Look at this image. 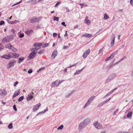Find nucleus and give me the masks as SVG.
Here are the masks:
<instances>
[{
    "instance_id": "15",
    "label": "nucleus",
    "mask_w": 133,
    "mask_h": 133,
    "mask_svg": "<svg viewBox=\"0 0 133 133\" xmlns=\"http://www.w3.org/2000/svg\"><path fill=\"white\" fill-rule=\"evenodd\" d=\"M114 57V55L111 54L110 56L107 58L105 59V61H107L109 60H110L112 59Z\"/></svg>"
},
{
    "instance_id": "54",
    "label": "nucleus",
    "mask_w": 133,
    "mask_h": 133,
    "mask_svg": "<svg viewBox=\"0 0 133 133\" xmlns=\"http://www.w3.org/2000/svg\"><path fill=\"white\" fill-rule=\"evenodd\" d=\"M45 69V67H43L41 68H40L38 70V71H39L41 70H42L44 69Z\"/></svg>"
},
{
    "instance_id": "60",
    "label": "nucleus",
    "mask_w": 133,
    "mask_h": 133,
    "mask_svg": "<svg viewBox=\"0 0 133 133\" xmlns=\"http://www.w3.org/2000/svg\"><path fill=\"white\" fill-rule=\"evenodd\" d=\"M113 91H112V90L110 91L109 92H108V93L109 95H110V94L112 93L113 92Z\"/></svg>"
},
{
    "instance_id": "22",
    "label": "nucleus",
    "mask_w": 133,
    "mask_h": 133,
    "mask_svg": "<svg viewBox=\"0 0 133 133\" xmlns=\"http://www.w3.org/2000/svg\"><path fill=\"white\" fill-rule=\"evenodd\" d=\"M57 80L53 83L51 85V87H53L55 86H57Z\"/></svg>"
},
{
    "instance_id": "43",
    "label": "nucleus",
    "mask_w": 133,
    "mask_h": 133,
    "mask_svg": "<svg viewBox=\"0 0 133 133\" xmlns=\"http://www.w3.org/2000/svg\"><path fill=\"white\" fill-rule=\"evenodd\" d=\"M44 51V50H41L40 51H39L38 52V53L39 54H42V53H43Z\"/></svg>"
},
{
    "instance_id": "41",
    "label": "nucleus",
    "mask_w": 133,
    "mask_h": 133,
    "mask_svg": "<svg viewBox=\"0 0 133 133\" xmlns=\"http://www.w3.org/2000/svg\"><path fill=\"white\" fill-rule=\"evenodd\" d=\"M22 2V0H21V1H20L19 2H17V3H16L13 4V5H12V6H15L16 5H18V4H19L21 3Z\"/></svg>"
},
{
    "instance_id": "9",
    "label": "nucleus",
    "mask_w": 133,
    "mask_h": 133,
    "mask_svg": "<svg viewBox=\"0 0 133 133\" xmlns=\"http://www.w3.org/2000/svg\"><path fill=\"white\" fill-rule=\"evenodd\" d=\"M86 125L84 123L82 122H81L79 125L78 129L81 130L85 127Z\"/></svg>"
},
{
    "instance_id": "55",
    "label": "nucleus",
    "mask_w": 133,
    "mask_h": 133,
    "mask_svg": "<svg viewBox=\"0 0 133 133\" xmlns=\"http://www.w3.org/2000/svg\"><path fill=\"white\" fill-rule=\"evenodd\" d=\"M18 83V82L17 81L14 82V86H15Z\"/></svg>"
},
{
    "instance_id": "39",
    "label": "nucleus",
    "mask_w": 133,
    "mask_h": 133,
    "mask_svg": "<svg viewBox=\"0 0 133 133\" xmlns=\"http://www.w3.org/2000/svg\"><path fill=\"white\" fill-rule=\"evenodd\" d=\"M111 80L108 77V78L105 81V83H107L110 81Z\"/></svg>"
},
{
    "instance_id": "48",
    "label": "nucleus",
    "mask_w": 133,
    "mask_h": 133,
    "mask_svg": "<svg viewBox=\"0 0 133 133\" xmlns=\"http://www.w3.org/2000/svg\"><path fill=\"white\" fill-rule=\"evenodd\" d=\"M42 43H37V46L38 47L41 46H42Z\"/></svg>"
},
{
    "instance_id": "47",
    "label": "nucleus",
    "mask_w": 133,
    "mask_h": 133,
    "mask_svg": "<svg viewBox=\"0 0 133 133\" xmlns=\"http://www.w3.org/2000/svg\"><path fill=\"white\" fill-rule=\"evenodd\" d=\"M24 34H22L19 35V37L20 38H22L24 36Z\"/></svg>"
},
{
    "instance_id": "29",
    "label": "nucleus",
    "mask_w": 133,
    "mask_h": 133,
    "mask_svg": "<svg viewBox=\"0 0 133 133\" xmlns=\"http://www.w3.org/2000/svg\"><path fill=\"white\" fill-rule=\"evenodd\" d=\"M64 127V126L63 125H60L59 127H58L57 128V129L58 130H62V129Z\"/></svg>"
},
{
    "instance_id": "46",
    "label": "nucleus",
    "mask_w": 133,
    "mask_h": 133,
    "mask_svg": "<svg viewBox=\"0 0 133 133\" xmlns=\"http://www.w3.org/2000/svg\"><path fill=\"white\" fill-rule=\"evenodd\" d=\"M61 3V2H57V3H56V4H55V7H57L58 5Z\"/></svg>"
},
{
    "instance_id": "28",
    "label": "nucleus",
    "mask_w": 133,
    "mask_h": 133,
    "mask_svg": "<svg viewBox=\"0 0 133 133\" xmlns=\"http://www.w3.org/2000/svg\"><path fill=\"white\" fill-rule=\"evenodd\" d=\"M11 49H12L14 52H16L17 51V49L14 47L12 46Z\"/></svg>"
},
{
    "instance_id": "33",
    "label": "nucleus",
    "mask_w": 133,
    "mask_h": 133,
    "mask_svg": "<svg viewBox=\"0 0 133 133\" xmlns=\"http://www.w3.org/2000/svg\"><path fill=\"white\" fill-rule=\"evenodd\" d=\"M8 128L9 129H11L13 128L12 124V123H11L8 126Z\"/></svg>"
},
{
    "instance_id": "57",
    "label": "nucleus",
    "mask_w": 133,
    "mask_h": 133,
    "mask_svg": "<svg viewBox=\"0 0 133 133\" xmlns=\"http://www.w3.org/2000/svg\"><path fill=\"white\" fill-rule=\"evenodd\" d=\"M61 24L62 25L65 26H66V25L65 24V23L64 22H63L61 23Z\"/></svg>"
},
{
    "instance_id": "53",
    "label": "nucleus",
    "mask_w": 133,
    "mask_h": 133,
    "mask_svg": "<svg viewBox=\"0 0 133 133\" xmlns=\"http://www.w3.org/2000/svg\"><path fill=\"white\" fill-rule=\"evenodd\" d=\"M32 72V69H30L28 71V72L29 74L31 73Z\"/></svg>"
},
{
    "instance_id": "59",
    "label": "nucleus",
    "mask_w": 133,
    "mask_h": 133,
    "mask_svg": "<svg viewBox=\"0 0 133 133\" xmlns=\"http://www.w3.org/2000/svg\"><path fill=\"white\" fill-rule=\"evenodd\" d=\"M66 10L67 12H69V10L68 7H66Z\"/></svg>"
},
{
    "instance_id": "30",
    "label": "nucleus",
    "mask_w": 133,
    "mask_h": 133,
    "mask_svg": "<svg viewBox=\"0 0 133 133\" xmlns=\"http://www.w3.org/2000/svg\"><path fill=\"white\" fill-rule=\"evenodd\" d=\"M37 50V48H32L30 49V50L32 52H35V51Z\"/></svg>"
},
{
    "instance_id": "49",
    "label": "nucleus",
    "mask_w": 133,
    "mask_h": 133,
    "mask_svg": "<svg viewBox=\"0 0 133 133\" xmlns=\"http://www.w3.org/2000/svg\"><path fill=\"white\" fill-rule=\"evenodd\" d=\"M5 22L4 21H2L0 22V25H2Z\"/></svg>"
},
{
    "instance_id": "50",
    "label": "nucleus",
    "mask_w": 133,
    "mask_h": 133,
    "mask_svg": "<svg viewBox=\"0 0 133 133\" xmlns=\"http://www.w3.org/2000/svg\"><path fill=\"white\" fill-rule=\"evenodd\" d=\"M45 112V111H44H44H41V112H38L37 114V115H38L39 114H40L41 113H44Z\"/></svg>"
},
{
    "instance_id": "45",
    "label": "nucleus",
    "mask_w": 133,
    "mask_h": 133,
    "mask_svg": "<svg viewBox=\"0 0 133 133\" xmlns=\"http://www.w3.org/2000/svg\"><path fill=\"white\" fill-rule=\"evenodd\" d=\"M13 108L14 109L15 111H17V109L16 108V106L15 105H14L13 107Z\"/></svg>"
},
{
    "instance_id": "31",
    "label": "nucleus",
    "mask_w": 133,
    "mask_h": 133,
    "mask_svg": "<svg viewBox=\"0 0 133 133\" xmlns=\"http://www.w3.org/2000/svg\"><path fill=\"white\" fill-rule=\"evenodd\" d=\"M49 44L48 43L44 44H42V47L43 48H45L47 46H48Z\"/></svg>"
},
{
    "instance_id": "61",
    "label": "nucleus",
    "mask_w": 133,
    "mask_h": 133,
    "mask_svg": "<svg viewBox=\"0 0 133 133\" xmlns=\"http://www.w3.org/2000/svg\"><path fill=\"white\" fill-rule=\"evenodd\" d=\"M57 34L56 33H54L53 34V36L55 37L57 36Z\"/></svg>"
},
{
    "instance_id": "13",
    "label": "nucleus",
    "mask_w": 133,
    "mask_h": 133,
    "mask_svg": "<svg viewBox=\"0 0 133 133\" xmlns=\"http://www.w3.org/2000/svg\"><path fill=\"white\" fill-rule=\"evenodd\" d=\"M57 50H54L52 52V57L53 58H54L55 57L57 56Z\"/></svg>"
},
{
    "instance_id": "3",
    "label": "nucleus",
    "mask_w": 133,
    "mask_h": 133,
    "mask_svg": "<svg viewBox=\"0 0 133 133\" xmlns=\"http://www.w3.org/2000/svg\"><path fill=\"white\" fill-rule=\"evenodd\" d=\"M16 60L13 59L10 61L8 64V68L14 66L16 64Z\"/></svg>"
},
{
    "instance_id": "18",
    "label": "nucleus",
    "mask_w": 133,
    "mask_h": 133,
    "mask_svg": "<svg viewBox=\"0 0 133 133\" xmlns=\"http://www.w3.org/2000/svg\"><path fill=\"white\" fill-rule=\"evenodd\" d=\"M12 45L10 43L6 44L5 45V47L7 48H8L9 49H11Z\"/></svg>"
},
{
    "instance_id": "17",
    "label": "nucleus",
    "mask_w": 133,
    "mask_h": 133,
    "mask_svg": "<svg viewBox=\"0 0 133 133\" xmlns=\"http://www.w3.org/2000/svg\"><path fill=\"white\" fill-rule=\"evenodd\" d=\"M24 58L23 57H20L19 58L18 60L17 61L18 64H20L21 62H23L24 59Z\"/></svg>"
},
{
    "instance_id": "64",
    "label": "nucleus",
    "mask_w": 133,
    "mask_h": 133,
    "mask_svg": "<svg viewBox=\"0 0 133 133\" xmlns=\"http://www.w3.org/2000/svg\"><path fill=\"white\" fill-rule=\"evenodd\" d=\"M130 3L132 5H133V1L132 0H130Z\"/></svg>"
},
{
    "instance_id": "42",
    "label": "nucleus",
    "mask_w": 133,
    "mask_h": 133,
    "mask_svg": "<svg viewBox=\"0 0 133 133\" xmlns=\"http://www.w3.org/2000/svg\"><path fill=\"white\" fill-rule=\"evenodd\" d=\"M111 41L110 44H111V46L112 47V46H113V45H114V43L115 41H113V40H111Z\"/></svg>"
},
{
    "instance_id": "1",
    "label": "nucleus",
    "mask_w": 133,
    "mask_h": 133,
    "mask_svg": "<svg viewBox=\"0 0 133 133\" xmlns=\"http://www.w3.org/2000/svg\"><path fill=\"white\" fill-rule=\"evenodd\" d=\"M42 18V17H33L30 20V22L31 23H38Z\"/></svg>"
},
{
    "instance_id": "52",
    "label": "nucleus",
    "mask_w": 133,
    "mask_h": 133,
    "mask_svg": "<svg viewBox=\"0 0 133 133\" xmlns=\"http://www.w3.org/2000/svg\"><path fill=\"white\" fill-rule=\"evenodd\" d=\"M111 65H109L106 68V69L108 70H109L111 67Z\"/></svg>"
},
{
    "instance_id": "36",
    "label": "nucleus",
    "mask_w": 133,
    "mask_h": 133,
    "mask_svg": "<svg viewBox=\"0 0 133 133\" xmlns=\"http://www.w3.org/2000/svg\"><path fill=\"white\" fill-rule=\"evenodd\" d=\"M24 97L23 96H21L20 97L18 100V101L19 102H21L24 99Z\"/></svg>"
},
{
    "instance_id": "14",
    "label": "nucleus",
    "mask_w": 133,
    "mask_h": 133,
    "mask_svg": "<svg viewBox=\"0 0 133 133\" xmlns=\"http://www.w3.org/2000/svg\"><path fill=\"white\" fill-rule=\"evenodd\" d=\"M116 75V74L115 73H113L110 75L108 77L111 80L113 79L115 77Z\"/></svg>"
},
{
    "instance_id": "40",
    "label": "nucleus",
    "mask_w": 133,
    "mask_h": 133,
    "mask_svg": "<svg viewBox=\"0 0 133 133\" xmlns=\"http://www.w3.org/2000/svg\"><path fill=\"white\" fill-rule=\"evenodd\" d=\"M80 73V71H79V70H77L74 73V75H76L79 74Z\"/></svg>"
},
{
    "instance_id": "6",
    "label": "nucleus",
    "mask_w": 133,
    "mask_h": 133,
    "mask_svg": "<svg viewBox=\"0 0 133 133\" xmlns=\"http://www.w3.org/2000/svg\"><path fill=\"white\" fill-rule=\"evenodd\" d=\"M90 52V49H88L83 54L82 57L84 58H86L87 56L89 55Z\"/></svg>"
},
{
    "instance_id": "44",
    "label": "nucleus",
    "mask_w": 133,
    "mask_h": 133,
    "mask_svg": "<svg viewBox=\"0 0 133 133\" xmlns=\"http://www.w3.org/2000/svg\"><path fill=\"white\" fill-rule=\"evenodd\" d=\"M78 63V62H77V63H76L75 64H74V65H73L71 66H69L68 67V68H71V67H72L73 66L76 65L77 64V63Z\"/></svg>"
},
{
    "instance_id": "4",
    "label": "nucleus",
    "mask_w": 133,
    "mask_h": 133,
    "mask_svg": "<svg viewBox=\"0 0 133 133\" xmlns=\"http://www.w3.org/2000/svg\"><path fill=\"white\" fill-rule=\"evenodd\" d=\"M93 125L97 129H101L102 128V125L97 121H95L93 123Z\"/></svg>"
},
{
    "instance_id": "11",
    "label": "nucleus",
    "mask_w": 133,
    "mask_h": 133,
    "mask_svg": "<svg viewBox=\"0 0 133 133\" xmlns=\"http://www.w3.org/2000/svg\"><path fill=\"white\" fill-rule=\"evenodd\" d=\"M1 57L2 58H4L7 59H9L11 58H12L11 55H5L3 56H1Z\"/></svg>"
},
{
    "instance_id": "7",
    "label": "nucleus",
    "mask_w": 133,
    "mask_h": 133,
    "mask_svg": "<svg viewBox=\"0 0 133 133\" xmlns=\"http://www.w3.org/2000/svg\"><path fill=\"white\" fill-rule=\"evenodd\" d=\"M34 93L32 92L29 94L26 97V99L29 101L32 99L33 97Z\"/></svg>"
},
{
    "instance_id": "62",
    "label": "nucleus",
    "mask_w": 133,
    "mask_h": 133,
    "mask_svg": "<svg viewBox=\"0 0 133 133\" xmlns=\"http://www.w3.org/2000/svg\"><path fill=\"white\" fill-rule=\"evenodd\" d=\"M101 105H103L104 104H105V103H106V102H105V101H103L102 102H101Z\"/></svg>"
},
{
    "instance_id": "38",
    "label": "nucleus",
    "mask_w": 133,
    "mask_h": 133,
    "mask_svg": "<svg viewBox=\"0 0 133 133\" xmlns=\"http://www.w3.org/2000/svg\"><path fill=\"white\" fill-rule=\"evenodd\" d=\"M4 46L1 43L0 44V50H2L3 49Z\"/></svg>"
},
{
    "instance_id": "25",
    "label": "nucleus",
    "mask_w": 133,
    "mask_h": 133,
    "mask_svg": "<svg viewBox=\"0 0 133 133\" xmlns=\"http://www.w3.org/2000/svg\"><path fill=\"white\" fill-rule=\"evenodd\" d=\"M115 35L113 34H112V36H111V40H113L115 41Z\"/></svg>"
},
{
    "instance_id": "20",
    "label": "nucleus",
    "mask_w": 133,
    "mask_h": 133,
    "mask_svg": "<svg viewBox=\"0 0 133 133\" xmlns=\"http://www.w3.org/2000/svg\"><path fill=\"white\" fill-rule=\"evenodd\" d=\"M36 2V0H32L26 2V3H30L31 4H35Z\"/></svg>"
},
{
    "instance_id": "63",
    "label": "nucleus",
    "mask_w": 133,
    "mask_h": 133,
    "mask_svg": "<svg viewBox=\"0 0 133 133\" xmlns=\"http://www.w3.org/2000/svg\"><path fill=\"white\" fill-rule=\"evenodd\" d=\"M33 46L34 47L37 46V43H34L33 45Z\"/></svg>"
},
{
    "instance_id": "2",
    "label": "nucleus",
    "mask_w": 133,
    "mask_h": 133,
    "mask_svg": "<svg viewBox=\"0 0 133 133\" xmlns=\"http://www.w3.org/2000/svg\"><path fill=\"white\" fill-rule=\"evenodd\" d=\"M12 39V37L11 36H8L3 39L2 42L3 43H5L10 42Z\"/></svg>"
},
{
    "instance_id": "37",
    "label": "nucleus",
    "mask_w": 133,
    "mask_h": 133,
    "mask_svg": "<svg viewBox=\"0 0 133 133\" xmlns=\"http://www.w3.org/2000/svg\"><path fill=\"white\" fill-rule=\"evenodd\" d=\"M109 18V17L106 14H104V19H107Z\"/></svg>"
},
{
    "instance_id": "10",
    "label": "nucleus",
    "mask_w": 133,
    "mask_h": 133,
    "mask_svg": "<svg viewBox=\"0 0 133 133\" xmlns=\"http://www.w3.org/2000/svg\"><path fill=\"white\" fill-rule=\"evenodd\" d=\"M7 95V92L5 90L0 89V95L4 96Z\"/></svg>"
},
{
    "instance_id": "35",
    "label": "nucleus",
    "mask_w": 133,
    "mask_h": 133,
    "mask_svg": "<svg viewBox=\"0 0 133 133\" xmlns=\"http://www.w3.org/2000/svg\"><path fill=\"white\" fill-rule=\"evenodd\" d=\"M104 46L102 48H101L99 50V53H98V54H100L102 53V52L103 51V48H104Z\"/></svg>"
},
{
    "instance_id": "51",
    "label": "nucleus",
    "mask_w": 133,
    "mask_h": 133,
    "mask_svg": "<svg viewBox=\"0 0 133 133\" xmlns=\"http://www.w3.org/2000/svg\"><path fill=\"white\" fill-rule=\"evenodd\" d=\"M8 23L11 24H14L15 23V21H8Z\"/></svg>"
},
{
    "instance_id": "5",
    "label": "nucleus",
    "mask_w": 133,
    "mask_h": 133,
    "mask_svg": "<svg viewBox=\"0 0 133 133\" xmlns=\"http://www.w3.org/2000/svg\"><path fill=\"white\" fill-rule=\"evenodd\" d=\"M36 52H32L28 56L29 59L28 60L34 58L36 56Z\"/></svg>"
},
{
    "instance_id": "34",
    "label": "nucleus",
    "mask_w": 133,
    "mask_h": 133,
    "mask_svg": "<svg viewBox=\"0 0 133 133\" xmlns=\"http://www.w3.org/2000/svg\"><path fill=\"white\" fill-rule=\"evenodd\" d=\"M59 18L58 17H56L54 16L53 18V19L54 21H58L59 20Z\"/></svg>"
},
{
    "instance_id": "16",
    "label": "nucleus",
    "mask_w": 133,
    "mask_h": 133,
    "mask_svg": "<svg viewBox=\"0 0 133 133\" xmlns=\"http://www.w3.org/2000/svg\"><path fill=\"white\" fill-rule=\"evenodd\" d=\"M33 32V30L32 29L29 30L27 31H25V33L28 35H30Z\"/></svg>"
},
{
    "instance_id": "32",
    "label": "nucleus",
    "mask_w": 133,
    "mask_h": 133,
    "mask_svg": "<svg viewBox=\"0 0 133 133\" xmlns=\"http://www.w3.org/2000/svg\"><path fill=\"white\" fill-rule=\"evenodd\" d=\"M20 94V92H19V91H18L16 93H15L13 97V98L15 97L16 96L18 95L19 94Z\"/></svg>"
},
{
    "instance_id": "24",
    "label": "nucleus",
    "mask_w": 133,
    "mask_h": 133,
    "mask_svg": "<svg viewBox=\"0 0 133 133\" xmlns=\"http://www.w3.org/2000/svg\"><path fill=\"white\" fill-rule=\"evenodd\" d=\"M85 23H87L88 25H89L90 24V20L85 19Z\"/></svg>"
},
{
    "instance_id": "19",
    "label": "nucleus",
    "mask_w": 133,
    "mask_h": 133,
    "mask_svg": "<svg viewBox=\"0 0 133 133\" xmlns=\"http://www.w3.org/2000/svg\"><path fill=\"white\" fill-rule=\"evenodd\" d=\"M12 58H17L19 56V55L17 53H14L12 54Z\"/></svg>"
},
{
    "instance_id": "8",
    "label": "nucleus",
    "mask_w": 133,
    "mask_h": 133,
    "mask_svg": "<svg viewBox=\"0 0 133 133\" xmlns=\"http://www.w3.org/2000/svg\"><path fill=\"white\" fill-rule=\"evenodd\" d=\"M41 103H39L34 106L33 108V111L35 112L37 110L39 109V107L41 106Z\"/></svg>"
},
{
    "instance_id": "23",
    "label": "nucleus",
    "mask_w": 133,
    "mask_h": 133,
    "mask_svg": "<svg viewBox=\"0 0 133 133\" xmlns=\"http://www.w3.org/2000/svg\"><path fill=\"white\" fill-rule=\"evenodd\" d=\"M91 103V102H90L88 100L84 106V108H85L87 107L90 105Z\"/></svg>"
},
{
    "instance_id": "12",
    "label": "nucleus",
    "mask_w": 133,
    "mask_h": 133,
    "mask_svg": "<svg viewBox=\"0 0 133 133\" xmlns=\"http://www.w3.org/2000/svg\"><path fill=\"white\" fill-rule=\"evenodd\" d=\"M91 121V119L89 118H87L85 119L83 121L85 124L87 125L89 124Z\"/></svg>"
},
{
    "instance_id": "26",
    "label": "nucleus",
    "mask_w": 133,
    "mask_h": 133,
    "mask_svg": "<svg viewBox=\"0 0 133 133\" xmlns=\"http://www.w3.org/2000/svg\"><path fill=\"white\" fill-rule=\"evenodd\" d=\"M132 112L130 111L129 112L127 115V117H128L129 118L132 115Z\"/></svg>"
},
{
    "instance_id": "27",
    "label": "nucleus",
    "mask_w": 133,
    "mask_h": 133,
    "mask_svg": "<svg viewBox=\"0 0 133 133\" xmlns=\"http://www.w3.org/2000/svg\"><path fill=\"white\" fill-rule=\"evenodd\" d=\"M95 97V96H93L88 100L91 102V101L94 99Z\"/></svg>"
},
{
    "instance_id": "58",
    "label": "nucleus",
    "mask_w": 133,
    "mask_h": 133,
    "mask_svg": "<svg viewBox=\"0 0 133 133\" xmlns=\"http://www.w3.org/2000/svg\"><path fill=\"white\" fill-rule=\"evenodd\" d=\"M57 86H59V85L61 83H60V80H59V81L57 80Z\"/></svg>"
},
{
    "instance_id": "56",
    "label": "nucleus",
    "mask_w": 133,
    "mask_h": 133,
    "mask_svg": "<svg viewBox=\"0 0 133 133\" xmlns=\"http://www.w3.org/2000/svg\"><path fill=\"white\" fill-rule=\"evenodd\" d=\"M79 5L81 6V8H83V6H84V5L82 3H80L79 4Z\"/></svg>"
},
{
    "instance_id": "21",
    "label": "nucleus",
    "mask_w": 133,
    "mask_h": 133,
    "mask_svg": "<svg viewBox=\"0 0 133 133\" xmlns=\"http://www.w3.org/2000/svg\"><path fill=\"white\" fill-rule=\"evenodd\" d=\"M82 36L84 37L89 38L91 37L92 36V35L91 34H86L82 35Z\"/></svg>"
}]
</instances>
